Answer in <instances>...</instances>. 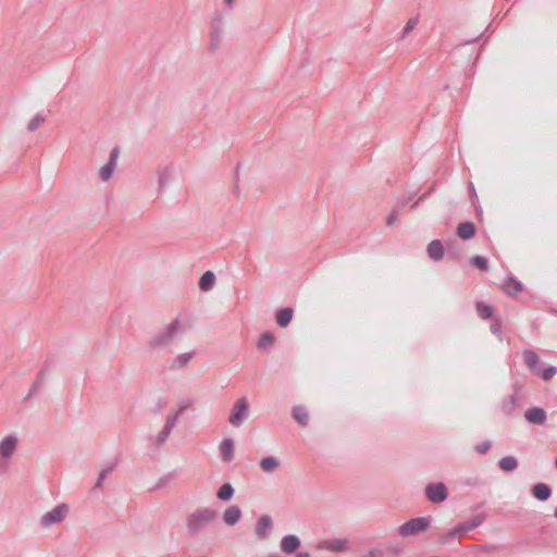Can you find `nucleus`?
<instances>
[{"label":"nucleus","mask_w":557,"mask_h":557,"mask_svg":"<svg viewBox=\"0 0 557 557\" xmlns=\"http://www.w3.org/2000/svg\"><path fill=\"white\" fill-rule=\"evenodd\" d=\"M186 332L185 323L176 318L156 332L148 341L147 346L151 351L172 346L175 341Z\"/></svg>","instance_id":"nucleus-1"},{"label":"nucleus","mask_w":557,"mask_h":557,"mask_svg":"<svg viewBox=\"0 0 557 557\" xmlns=\"http://www.w3.org/2000/svg\"><path fill=\"white\" fill-rule=\"evenodd\" d=\"M216 511L210 507H200L191 511L186 518V528L189 534L196 535L216 519Z\"/></svg>","instance_id":"nucleus-2"},{"label":"nucleus","mask_w":557,"mask_h":557,"mask_svg":"<svg viewBox=\"0 0 557 557\" xmlns=\"http://www.w3.org/2000/svg\"><path fill=\"white\" fill-rule=\"evenodd\" d=\"M71 507L69 504L61 503L40 516L38 524L41 529L49 530L62 524L70 516Z\"/></svg>","instance_id":"nucleus-3"},{"label":"nucleus","mask_w":557,"mask_h":557,"mask_svg":"<svg viewBox=\"0 0 557 557\" xmlns=\"http://www.w3.org/2000/svg\"><path fill=\"white\" fill-rule=\"evenodd\" d=\"M20 436L15 433L5 434L0 438V466L7 468L13 460L20 446Z\"/></svg>","instance_id":"nucleus-4"},{"label":"nucleus","mask_w":557,"mask_h":557,"mask_svg":"<svg viewBox=\"0 0 557 557\" xmlns=\"http://www.w3.org/2000/svg\"><path fill=\"white\" fill-rule=\"evenodd\" d=\"M431 524L429 517H418L408 520L398 528V535L401 537L417 536L425 532Z\"/></svg>","instance_id":"nucleus-5"},{"label":"nucleus","mask_w":557,"mask_h":557,"mask_svg":"<svg viewBox=\"0 0 557 557\" xmlns=\"http://www.w3.org/2000/svg\"><path fill=\"white\" fill-rule=\"evenodd\" d=\"M249 414V403L245 397H240L233 404L227 421L232 426L240 428Z\"/></svg>","instance_id":"nucleus-6"},{"label":"nucleus","mask_w":557,"mask_h":557,"mask_svg":"<svg viewBox=\"0 0 557 557\" xmlns=\"http://www.w3.org/2000/svg\"><path fill=\"white\" fill-rule=\"evenodd\" d=\"M120 157V150L119 148H113L110 152L108 161L98 170V178L107 183L109 182L117 168V160Z\"/></svg>","instance_id":"nucleus-7"},{"label":"nucleus","mask_w":557,"mask_h":557,"mask_svg":"<svg viewBox=\"0 0 557 557\" xmlns=\"http://www.w3.org/2000/svg\"><path fill=\"white\" fill-rule=\"evenodd\" d=\"M425 497L433 504H441L448 497V491L443 482L429 483L425 486Z\"/></svg>","instance_id":"nucleus-8"},{"label":"nucleus","mask_w":557,"mask_h":557,"mask_svg":"<svg viewBox=\"0 0 557 557\" xmlns=\"http://www.w3.org/2000/svg\"><path fill=\"white\" fill-rule=\"evenodd\" d=\"M197 356V350L180 352L169 361V369L173 372L183 371L188 368L193 359Z\"/></svg>","instance_id":"nucleus-9"},{"label":"nucleus","mask_w":557,"mask_h":557,"mask_svg":"<svg viewBox=\"0 0 557 557\" xmlns=\"http://www.w3.org/2000/svg\"><path fill=\"white\" fill-rule=\"evenodd\" d=\"M484 520H485V515L481 513V515L476 516L475 518H473L469 521L462 522V523L456 525L455 528H453L447 533V537L454 539V537L462 536L465 533L472 531V530L476 529L478 527H480Z\"/></svg>","instance_id":"nucleus-10"},{"label":"nucleus","mask_w":557,"mask_h":557,"mask_svg":"<svg viewBox=\"0 0 557 557\" xmlns=\"http://www.w3.org/2000/svg\"><path fill=\"white\" fill-rule=\"evenodd\" d=\"M224 36V28L221 21L212 22L209 32L208 49L215 52L220 49Z\"/></svg>","instance_id":"nucleus-11"},{"label":"nucleus","mask_w":557,"mask_h":557,"mask_svg":"<svg viewBox=\"0 0 557 557\" xmlns=\"http://www.w3.org/2000/svg\"><path fill=\"white\" fill-rule=\"evenodd\" d=\"M319 549H325L333 553H339L349 548L348 540L346 539H331L318 543Z\"/></svg>","instance_id":"nucleus-12"},{"label":"nucleus","mask_w":557,"mask_h":557,"mask_svg":"<svg viewBox=\"0 0 557 557\" xmlns=\"http://www.w3.org/2000/svg\"><path fill=\"white\" fill-rule=\"evenodd\" d=\"M220 459L230 463L234 460L235 457V445L234 441L230 437L223 438L218 447Z\"/></svg>","instance_id":"nucleus-13"},{"label":"nucleus","mask_w":557,"mask_h":557,"mask_svg":"<svg viewBox=\"0 0 557 557\" xmlns=\"http://www.w3.org/2000/svg\"><path fill=\"white\" fill-rule=\"evenodd\" d=\"M525 420L535 425H543L547 420V413L543 408L532 407L524 412Z\"/></svg>","instance_id":"nucleus-14"},{"label":"nucleus","mask_w":557,"mask_h":557,"mask_svg":"<svg viewBox=\"0 0 557 557\" xmlns=\"http://www.w3.org/2000/svg\"><path fill=\"white\" fill-rule=\"evenodd\" d=\"M301 545V541L297 535L288 534L282 537L280 542L281 550L285 554L295 553Z\"/></svg>","instance_id":"nucleus-15"},{"label":"nucleus","mask_w":557,"mask_h":557,"mask_svg":"<svg viewBox=\"0 0 557 557\" xmlns=\"http://www.w3.org/2000/svg\"><path fill=\"white\" fill-rule=\"evenodd\" d=\"M173 173L174 168L171 164H165L158 168L157 177L159 189H163L170 184Z\"/></svg>","instance_id":"nucleus-16"},{"label":"nucleus","mask_w":557,"mask_h":557,"mask_svg":"<svg viewBox=\"0 0 557 557\" xmlns=\"http://www.w3.org/2000/svg\"><path fill=\"white\" fill-rule=\"evenodd\" d=\"M243 512L237 505L228 506L222 516L223 522L228 525H235L242 519Z\"/></svg>","instance_id":"nucleus-17"},{"label":"nucleus","mask_w":557,"mask_h":557,"mask_svg":"<svg viewBox=\"0 0 557 557\" xmlns=\"http://www.w3.org/2000/svg\"><path fill=\"white\" fill-rule=\"evenodd\" d=\"M273 528V521L271 517L264 515L261 516L256 525V534L259 539H267L269 536L270 531Z\"/></svg>","instance_id":"nucleus-18"},{"label":"nucleus","mask_w":557,"mask_h":557,"mask_svg":"<svg viewBox=\"0 0 557 557\" xmlns=\"http://www.w3.org/2000/svg\"><path fill=\"white\" fill-rule=\"evenodd\" d=\"M281 466V461L278 458L274 456H268L260 460L259 467L262 472L267 474L273 473L276 469H278Z\"/></svg>","instance_id":"nucleus-19"},{"label":"nucleus","mask_w":557,"mask_h":557,"mask_svg":"<svg viewBox=\"0 0 557 557\" xmlns=\"http://www.w3.org/2000/svg\"><path fill=\"white\" fill-rule=\"evenodd\" d=\"M523 361L525 366L534 373L540 374L539 368V356L533 350H524L523 351Z\"/></svg>","instance_id":"nucleus-20"},{"label":"nucleus","mask_w":557,"mask_h":557,"mask_svg":"<svg viewBox=\"0 0 557 557\" xmlns=\"http://www.w3.org/2000/svg\"><path fill=\"white\" fill-rule=\"evenodd\" d=\"M532 495L534 498L544 502L547 500L552 495L550 487L545 483H536L532 487Z\"/></svg>","instance_id":"nucleus-21"},{"label":"nucleus","mask_w":557,"mask_h":557,"mask_svg":"<svg viewBox=\"0 0 557 557\" xmlns=\"http://www.w3.org/2000/svg\"><path fill=\"white\" fill-rule=\"evenodd\" d=\"M428 255L431 259L440 261L444 256V248L440 240H432L428 246Z\"/></svg>","instance_id":"nucleus-22"},{"label":"nucleus","mask_w":557,"mask_h":557,"mask_svg":"<svg viewBox=\"0 0 557 557\" xmlns=\"http://www.w3.org/2000/svg\"><path fill=\"white\" fill-rule=\"evenodd\" d=\"M475 234V227L474 224L471 222H465L458 225L457 227V235L461 239H470Z\"/></svg>","instance_id":"nucleus-23"},{"label":"nucleus","mask_w":557,"mask_h":557,"mask_svg":"<svg viewBox=\"0 0 557 557\" xmlns=\"http://www.w3.org/2000/svg\"><path fill=\"white\" fill-rule=\"evenodd\" d=\"M294 419L302 426L309 423V413L304 406H295L292 410Z\"/></svg>","instance_id":"nucleus-24"},{"label":"nucleus","mask_w":557,"mask_h":557,"mask_svg":"<svg viewBox=\"0 0 557 557\" xmlns=\"http://www.w3.org/2000/svg\"><path fill=\"white\" fill-rule=\"evenodd\" d=\"M215 283V275L211 271L205 272L199 280V287L203 292H209L213 288Z\"/></svg>","instance_id":"nucleus-25"},{"label":"nucleus","mask_w":557,"mask_h":557,"mask_svg":"<svg viewBox=\"0 0 557 557\" xmlns=\"http://www.w3.org/2000/svg\"><path fill=\"white\" fill-rule=\"evenodd\" d=\"M293 309L284 308L276 312V323L281 327H286L293 319Z\"/></svg>","instance_id":"nucleus-26"},{"label":"nucleus","mask_w":557,"mask_h":557,"mask_svg":"<svg viewBox=\"0 0 557 557\" xmlns=\"http://www.w3.org/2000/svg\"><path fill=\"white\" fill-rule=\"evenodd\" d=\"M498 467L505 472H511L518 468V460L513 456H506L499 459Z\"/></svg>","instance_id":"nucleus-27"},{"label":"nucleus","mask_w":557,"mask_h":557,"mask_svg":"<svg viewBox=\"0 0 557 557\" xmlns=\"http://www.w3.org/2000/svg\"><path fill=\"white\" fill-rule=\"evenodd\" d=\"M234 487L231 483H224L220 486V488L216 492V497L222 502H228L234 496Z\"/></svg>","instance_id":"nucleus-28"},{"label":"nucleus","mask_w":557,"mask_h":557,"mask_svg":"<svg viewBox=\"0 0 557 557\" xmlns=\"http://www.w3.org/2000/svg\"><path fill=\"white\" fill-rule=\"evenodd\" d=\"M503 289L508 295H515V294H517L518 292H520L522 289V284L519 281L509 277L504 283Z\"/></svg>","instance_id":"nucleus-29"},{"label":"nucleus","mask_w":557,"mask_h":557,"mask_svg":"<svg viewBox=\"0 0 557 557\" xmlns=\"http://www.w3.org/2000/svg\"><path fill=\"white\" fill-rule=\"evenodd\" d=\"M189 406V404L182 406L176 412L170 413L166 417L164 428L172 431L177 422L178 417L182 414V412Z\"/></svg>","instance_id":"nucleus-30"},{"label":"nucleus","mask_w":557,"mask_h":557,"mask_svg":"<svg viewBox=\"0 0 557 557\" xmlns=\"http://www.w3.org/2000/svg\"><path fill=\"white\" fill-rule=\"evenodd\" d=\"M476 312L480 318L488 319L493 315V307L487 306L483 302H478L476 304Z\"/></svg>","instance_id":"nucleus-31"},{"label":"nucleus","mask_w":557,"mask_h":557,"mask_svg":"<svg viewBox=\"0 0 557 557\" xmlns=\"http://www.w3.org/2000/svg\"><path fill=\"white\" fill-rule=\"evenodd\" d=\"M274 343V336L271 333H264L260 336L258 341V347L260 349H267L272 346Z\"/></svg>","instance_id":"nucleus-32"},{"label":"nucleus","mask_w":557,"mask_h":557,"mask_svg":"<svg viewBox=\"0 0 557 557\" xmlns=\"http://www.w3.org/2000/svg\"><path fill=\"white\" fill-rule=\"evenodd\" d=\"M44 122H45V116L37 114L29 121V123L27 125V129L29 132H35L37 128H39L44 124Z\"/></svg>","instance_id":"nucleus-33"},{"label":"nucleus","mask_w":557,"mask_h":557,"mask_svg":"<svg viewBox=\"0 0 557 557\" xmlns=\"http://www.w3.org/2000/svg\"><path fill=\"white\" fill-rule=\"evenodd\" d=\"M557 373L556 367H548L544 370H540V374H536L537 376H541L544 381H549L553 376H555Z\"/></svg>","instance_id":"nucleus-34"},{"label":"nucleus","mask_w":557,"mask_h":557,"mask_svg":"<svg viewBox=\"0 0 557 557\" xmlns=\"http://www.w3.org/2000/svg\"><path fill=\"white\" fill-rule=\"evenodd\" d=\"M470 262L471 264L483 271L487 270V260L482 256H474L473 258H471Z\"/></svg>","instance_id":"nucleus-35"},{"label":"nucleus","mask_w":557,"mask_h":557,"mask_svg":"<svg viewBox=\"0 0 557 557\" xmlns=\"http://www.w3.org/2000/svg\"><path fill=\"white\" fill-rule=\"evenodd\" d=\"M404 550L403 546L399 543H387L386 552L393 555H399Z\"/></svg>","instance_id":"nucleus-36"},{"label":"nucleus","mask_w":557,"mask_h":557,"mask_svg":"<svg viewBox=\"0 0 557 557\" xmlns=\"http://www.w3.org/2000/svg\"><path fill=\"white\" fill-rule=\"evenodd\" d=\"M112 471L111 468H106L103 469L99 475H98V480L95 484V488H101L102 487V484H103V481L106 480V478L110 474V472Z\"/></svg>","instance_id":"nucleus-37"},{"label":"nucleus","mask_w":557,"mask_h":557,"mask_svg":"<svg viewBox=\"0 0 557 557\" xmlns=\"http://www.w3.org/2000/svg\"><path fill=\"white\" fill-rule=\"evenodd\" d=\"M171 432L172 431H170V430H168L166 428L163 426L162 431H160V433L157 436L156 444L158 446L162 445L168 440V437L170 436Z\"/></svg>","instance_id":"nucleus-38"},{"label":"nucleus","mask_w":557,"mask_h":557,"mask_svg":"<svg viewBox=\"0 0 557 557\" xmlns=\"http://www.w3.org/2000/svg\"><path fill=\"white\" fill-rule=\"evenodd\" d=\"M417 24H418V18L417 17L410 18L407 22V24H406V26H405V28L403 30V37L407 36L417 26Z\"/></svg>","instance_id":"nucleus-39"},{"label":"nucleus","mask_w":557,"mask_h":557,"mask_svg":"<svg viewBox=\"0 0 557 557\" xmlns=\"http://www.w3.org/2000/svg\"><path fill=\"white\" fill-rule=\"evenodd\" d=\"M490 449H491L490 442H482L475 446V450L481 455L487 453Z\"/></svg>","instance_id":"nucleus-40"},{"label":"nucleus","mask_w":557,"mask_h":557,"mask_svg":"<svg viewBox=\"0 0 557 557\" xmlns=\"http://www.w3.org/2000/svg\"><path fill=\"white\" fill-rule=\"evenodd\" d=\"M398 218H399L398 212H397V211H393V212L388 215V218H387V221H386L387 225H389V226L395 225V224L397 223V221H398Z\"/></svg>","instance_id":"nucleus-41"},{"label":"nucleus","mask_w":557,"mask_h":557,"mask_svg":"<svg viewBox=\"0 0 557 557\" xmlns=\"http://www.w3.org/2000/svg\"><path fill=\"white\" fill-rule=\"evenodd\" d=\"M383 556V552L379 548H373L368 552V554L364 557H381Z\"/></svg>","instance_id":"nucleus-42"},{"label":"nucleus","mask_w":557,"mask_h":557,"mask_svg":"<svg viewBox=\"0 0 557 557\" xmlns=\"http://www.w3.org/2000/svg\"><path fill=\"white\" fill-rule=\"evenodd\" d=\"M491 332L500 338V324L495 322L491 325Z\"/></svg>","instance_id":"nucleus-43"},{"label":"nucleus","mask_w":557,"mask_h":557,"mask_svg":"<svg viewBox=\"0 0 557 557\" xmlns=\"http://www.w3.org/2000/svg\"><path fill=\"white\" fill-rule=\"evenodd\" d=\"M37 392V384H34L29 391V393L27 394L26 396V399L30 398L33 396V394H35Z\"/></svg>","instance_id":"nucleus-44"},{"label":"nucleus","mask_w":557,"mask_h":557,"mask_svg":"<svg viewBox=\"0 0 557 557\" xmlns=\"http://www.w3.org/2000/svg\"><path fill=\"white\" fill-rule=\"evenodd\" d=\"M169 476L161 478L157 484V487L160 488L166 481Z\"/></svg>","instance_id":"nucleus-45"},{"label":"nucleus","mask_w":557,"mask_h":557,"mask_svg":"<svg viewBox=\"0 0 557 557\" xmlns=\"http://www.w3.org/2000/svg\"><path fill=\"white\" fill-rule=\"evenodd\" d=\"M296 557H311L308 552H299L297 553Z\"/></svg>","instance_id":"nucleus-46"},{"label":"nucleus","mask_w":557,"mask_h":557,"mask_svg":"<svg viewBox=\"0 0 557 557\" xmlns=\"http://www.w3.org/2000/svg\"><path fill=\"white\" fill-rule=\"evenodd\" d=\"M235 0H223L227 7H232Z\"/></svg>","instance_id":"nucleus-47"},{"label":"nucleus","mask_w":557,"mask_h":557,"mask_svg":"<svg viewBox=\"0 0 557 557\" xmlns=\"http://www.w3.org/2000/svg\"><path fill=\"white\" fill-rule=\"evenodd\" d=\"M510 403H511L512 406L515 405V397L513 396L510 397Z\"/></svg>","instance_id":"nucleus-48"},{"label":"nucleus","mask_w":557,"mask_h":557,"mask_svg":"<svg viewBox=\"0 0 557 557\" xmlns=\"http://www.w3.org/2000/svg\"><path fill=\"white\" fill-rule=\"evenodd\" d=\"M555 517L557 518V508L555 509Z\"/></svg>","instance_id":"nucleus-49"},{"label":"nucleus","mask_w":557,"mask_h":557,"mask_svg":"<svg viewBox=\"0 0 557 557\" xmlns=\"http://www.w3.org/2000/svg\"><path fill=\"white\" fill-rule=\"evenodd\" d=\"M555 467L557 468V459L555 460Z\"/></svg>","instance_id":"nucleus-50"}]
</instances>
